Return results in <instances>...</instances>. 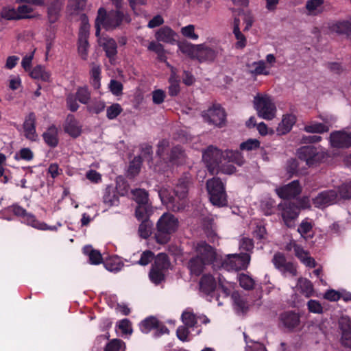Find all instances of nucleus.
Listing matches in <instances>:
<instances>
[{
  "label": "nucleus",
  "mask_w": 351,
  "mask_h": 351,
  "mask_svg": "<svg viewBox=\"0 0 351 351\" xmlns=\"http://www.w3.org/2000/svg\"><path fill=\"white\" fill-rule=\"evenodd\" d=\"M19 5L16 8L19 19L30 17L33 12V5H47V19L49 23L56 22L60 16L64 0H18Z\"/></svg>",
  "instance_id": "nucleus-1"
},
{
  "label": "nucleus",
  "mask_w": 351,
  "mask_h": 351,
  "mask_svg": "<svg viewBox=\"0 0 351 351\" xmlns=\"http://www.w3.org/2000/svg\"><path fill=\"white\" fill-rule=\"evenodd\" d=\"M202 157L208 171L212 175L219 173V165L222 163V160H227L239 166L243 165L245 162L239 152L226 150L223 152L213 146L208 147L203 153Z\"/></svg>",
  "instance_id": "nucleus-2"
},
{
  "label": "nucleus",
  "mask_w": 351,
  "mask_h": 351,
  "mask_svg": "<svg viewBox=\"0 0 351 351\" xmlns=\"http://www.w3.org/2000/svg\"><path fill=\"white\" fill-rule=\"evenodd\" d=\"M179 227V221L173 214L165 213L156 223L155 239L157 243L165 244Z\"/></svg>",
  "instance_id": "nucleus-3"
},
{
  "label": "nucleus",
  "mask_w": 351,
  "mask_h": 351,
  "mask_svg": "<svg viewBox=\"0 0 351 351\" xmlns=\"http://www.w3.org/2000/svg\"><path fill=\"white\" fill-rule=\"evenodd\" d=\"M123 17V13L119 10H112L106 14V10L100 8L95 20L96 36H99L101 26L106 30L113 29L121 23Z\"/></svg>",
  "instance_id": "nucleus-4"
},
{
  "label": "nucleus",
  "mask_w": 351,
  "mask_h": 351,
  "mask_svg": "<svg viewBox=\"0 0 351 351\" xmlns=\"http://www.w3.org/2000/svg\"><path fill=\"white\" fill-rule=\"evenodd\" d=\"M189 182L185 180H180L174 189L176 197H167V190L163 189L158 191V195L162 202L169 200L172 203V209L173 211H180L183 210L186 205L185 199L188 193Z\"/></svg>",
  "instance_id": "nucleus-5"
},
{
  "label": "nucleus",
  "mask_w": 351,
  "mask_h": 351,
  "mask_svg": "<svg viewBox=\"0 0 351 351\" xmlns=\"http://www.w3.org/2000/svg\"><path fill=\"white\" fill-rule=\"evenodd\" d=\"M257 115L265 120H272L276 115L277 108L271 96L267 94L257 93L253 100Z\"/></svg>",
  "instance_id": "nucleus-6"
},
{
  "label": "nucleus",
  "mask_w": 351,
  "mask_h": 351,
  "mask_svg": "<svg viewBox=\"0 0 351 351\" xmlns=\"http://www.w3.org/2000/svg\"><path fill=\"white\" fill-rule=\"evenodd\" d=\"M210 200L213 205L223 206L227 204L226 193L223 182L218 178L210 179L206 182Z\"/></svg>",
  "instance_id": "nucleus-7"
},
{
  "label": "nucleus",
  "mask_w": 351,
  "mask_h": 351,
  "mask_svg": "<svg viewBox=\"0 0 351 351\" xmlns=\"http://www.w3.org/2000/svg\"><path fill=\"white\" fill-rule=\"evenodd\" d=\"M250 262V253L228 254L222 261V267L228 271L245 269Z\"/></svg>",
  "instance_id": "nucleus-8"
},
{
  "label": "nucleus",
  "mask_w": 351,
  "mask_h": 351,
  "mask_svg": "<svg viewBox=\"0 0 351 351\" xmlns=\"http://www.w3.org/2000/svg\"><path fill=\"white\" fill-rule=\"evenodd\" d=\"M197 50L195 59L199 62H213L223 55V49L218 45L199 44Z\"/></svg>",
  "instance_id": "nucleus-9"
},
{
  "label": "nucleus",
  "mask_w": 351,
  "mask_h": 351,
  "mask_svg": "<svg viewBox=\"0 0 351 351\" xmlns=\"http://www.w3.org/2000/svg\"><path fill=\"white\" fill-rule=\"evenodd\" d=\"M278 210L285 225L288 227L293 226V221L300 214V207L291 202H285L278 205Z\"/></svg>",
  "instance_id": "nucleus-10"
},
{
  "label": "nucleus",
  "mask_w": 351,
  "mask_h": 351,
  "mask_svg": "<svg viewBox=\"0 0 351 351\" xmlns=\"http://www.w3.org/2000/svg\"><path fill=\"white\" fill-rule=\"evenodd\" d=\"M298 158L306 162L308 167L319 163L324 158L322 152L311 145L304 146L298 151Z\"/></svg>",
  "instance_id": "nucleus-11"
},
{
  "label": "nucleus",
  "mask_w": 351,
  "mask_h": 351,
  "mask_svg": "<svg viewBox=\"0 0 351 351\" xmlns=\"http://www.w3.org/2000/svg\"><path fill=\"white\" fill-rule=\"evenodd\" d=\"M205 121L218 127H222L226 121L224 110L219 105H213L207 110L202 112Z\"/></svg>",
  "instance_id": "nucleus-12"
},
{
  "label": "nucleus",
  "mask_w": 351,
  "mask_h": 351,
  "mask_svg": "<svg viewBox=\"0 0 351 351\" xmlns=\"http://www.w3.org/2000/svg\"><path fill=\"white\" fill-rule=\"evenodd\" d=\"M338 201V193L337 190L335 189L322 191L312 199L315 207L320 209L336 204Z\"/></svg>",
  "instance_id": "nucleus-13"
},
{
  "label": "nucleus",
  "mask_w": 351,
  "mask_h": 351,
  "mask_svg": "<svg viewBox=\"0 0 351 351\" xmlns=\"http://www.w3.org/2000/svg\"><path fill=\"white\" fill-rule=\"evenodd\" d=\"M140 329L143 333H148L152 330H156L157 336L163 334H169L168 328L156 317L150 316L140 323Z\"/></svg>",
  "instance_id": "nucleus-14"
},
{
  "label": "nucleus",
  "mask_w": 351,
  "mask_h": 351,
  "mask_svg": "<svg viewBox=\"0 0 351 351\" xmlns=\"http://www.w3.org/2000/svg\"><path fill=\"white\" fill-rule=\"evenodd\" d=\"M196 257L213 263L216 258L215 249L205 241H199L193 245Z\"/></svg>",
  "instance_id": "nucleus-15"
},
{
  "label": "nucleus",
  "mask_w": 351,
  "mask_h": 351,
  "mask_svg": "<svg viewBox=\"0 0 351 351\" xmlns=\"http://www.w3.org/2000/svg\"><path fill=\"white\" fill-rule=\"evenodd\" d=\"M330 142L334 147L348 148L351 146V132H333L330 135Z\"/></svg>",
  "instance_id": "nucleus-16"
},
{
  "label": "nucleus",
  "mask_w": 351,
  "mask_h": 351,
  "mask_svg": "<svg viewBox=\"0 0 351 351\" xmlns=\"http://www.w3.org/2000/svg\"><path fill=\"white\" fill-rule=\"evenodd\" d=\"M181 319L184 326L188 328L197 327L198 323L208 324L210 320L205 315H197L190 308L183 311Z\"/></svg>",
  "instance_id": "nucleus-17"
},
{
  "label": "nucleus",
  "mask_w": 351,
  "mask_h": 351,
  "mask_svg": "<svg viewBox=\"0 0 351 351\" xmlns=\"http://www.w3.org/2000/svg\"><path fill=\"white\" fill-rule=\"evenodd\" d=\"M302 188L298 180H293L289 184L276 189L278 195L282 199H289L298 195Z\"/></svg>",
  "instance_id": "nucleus-18"
},
{
  "label": "nucleus",
  "mask_w": 351,
  "mask_h": 351,
  "mask_svg": "<svg viewBox=\"0 0 351 351\" xmlns=\"http://www.w3.org/2000/svg\"><path fill=\"white\" fill-rule=\"evenodd\" d=\"M339 327L341 332V344L344 347L351 348V319L350 317L342 316L339 320Z\"/></svg>",
  "instance_id": "nucleus-19"
},
{
  "label": "nucleus",
  "mask_w": 351,
  "mask_h": 351,
  "mask_svg": "<svg viewBox=\"0 0 351 351\" xmlns=\"http://www.w3.org/2000/svg\"><path fill=\"white\" fill-rule=\"evenodd\" d=\"M99 45L102 47L106 56L109 58L110 62L114 60L117 54V45L116 41L108 36L100 37L98 40Z\"/></svg>",
  "instance_id": "nucleus-20"
},
{
  "label": "nucleus",
  "mask_w": 351,
  "mask_h": 351,
  "mask_svg": "<svg viewBox=\"0 0 351 351\" xmlns=\"http://www.w3.org/2000/svg\"><path fill=\"white\" fill-rule=\"evenodd\" d=\"M280 324L289 330H293L300 323V315L293 311H286L279 316Z\"/></svg>",
  "instance_id": "nucleus-21"
},
{
  "label": "nucleus",
  "mask_w": 351,
  "mask_h": 351,
  "mask_svg": "<svg viewBox=\"0 0 351 351\" xmlns=\"http://www.w3.org/2000/svg\"><path fill=\"white\" fill-rule=\"evenodd\" d=\"M23 129L25 136L32 141H36L38 135L36 132V115L34 112H30L25 117L23 123Z\"/></svg>",
  "instance_id": "nucleus-22"
},
{
  "label": "nucleus",
  "mask_w": 351,
  "mask_h": 351,
  "mask_svg": "<svg viewBox=\"0 0 351 351\" xmlns=\"http://www.w3.org/2000/svg\"><path fill=\"white\" fill-rule=\"evenodd\" d=\"M155 37L158 42L173 45L176 42L177 34L170 27L165 26L156 32Z\"/></svg>",
  "instance_id": "nucleus-23"
},
{
  "label": "nucleus",
  "mask_w": 351,
  "mask_h": 351,
  "mask_svg": "<svg viewBox=\"0 0 351 351\" xmlns=\"http://www.w3.org/2000/svg\"><path fill=\"white\" fill-rule=\"evenodd\" d=\"M12 211H13L14 214L17 216L26 217L29 224L31 225L32 227H34V228L40 229V230L48 229L46 223L38 222L35 219V217L34 215L27 213V211L25 209H23L22 207L19 206H15L13 207Z\"/></svg>",
  "instance_id": "nucleus-24"
},
{
  "label": "nucleus",
  "mask_w": 351,
  "mask_h": 351,
  "mask_svg": "<svg viewBox=\"0 0 351 351\" xmlns=\"http://www.w3.org/2000/svg\"><path fill=\"white\" fill-rule=\"evenodd\" d=\"M211 263L210 261H205L199 257L194 256L189 261L187 267L191 274L199 276L204 271L206 266Z\"/></svg>",
  "instance_id": "nucleus-25"
},
{
  "label": "nucleus",
  "mask_w": 351,
  "mask_h": 351,
  "mask_svg": "<svg viewBox=\"0 0 351 351\" xmlns=\"http://www.w3.org/2000/svg\"><path fill=\"white\" fill-rule=\"evenodd\" d=\"M103 202L108 207L117 206L119 203V198L117 189L112 186H108L103 195Z\"/></svg>",
  "instance_id": "nucleus-26"
},
{
  "label": "nucleus",
  "mask_w": 351,
  "mask_h": 351,
  "mask_svg": "<svg viewBox=\"0 0 351 351\" xmlns=\"http://www.w3.org/2000/svg\"><path fill=\"white\" fill-rule=\"evenodd\" d=\"M45 143L51 147H56L59 142L58 129L54 125L49 126L43 134Z\"/></svg>",
  "instance_id": "nucleus-27"
},
{
  "label": "nucleus",
  "mask_w": 351,
  "mask_h": 351,
  "mask_svg": "<svg viewBox=\"0 0 351 351\" xmlns=\"http://www.w3.org/2000/svg\"><path fill=\"white\" fill-rule=\"evenodd\" d=\"M216 287V281L211 275H204L199 280L200 291L206 295L212 293L215 290Z\"/></svg>",
  "instance_id": "nucleus-28"
},
{
  "label": "nucleus",
  "mask_w": 351,
  "mask_h": 351,
  "mask_svg": "<svg viewBox=\"0 0 351 351\" xmlns=\"http://www.w3.org/2000/svg\"><path fill=\"white\" fill-rule=\"evenodd\" d=\"M294 254L306 267L311 268L315 267L316 263L314 258L310 256L308 252L300 245H294Z\"/></svg>",
  "instance_id": "nucleus-29"
},
{
  "label": "nucleus",
  "mask_w": 351,
  "mask_h": 351,
  "mask_svg": "<svg viewBox=\"0 0 351 351\" xmlns=\"http://www.w3.org/2000/svg\"><path fill=\"white\" fill-rule=\"evenodd\" d=\"M296 121V117L291 114H285L281 122L278 124L277 132L278 134L282 135L288 133Z\"/></svg>",
  "instance_id": "nucleus-30"
},
{
  "label": "nucleus",
  "mask_w": 351,
  "mask_h": 351,
  "mask_svg": "<svg viewBox=\"0 0 351 351\" xmlns=\"http://www.w3.org/2000/svg\"><path fill=\"white\" fill-rule=\"evenodd\" d=\"M64 130L66 133L73 137H77L81 134V127L78 121L72 115H69L66 118Z\"/></svg>",
  "instance_id": "nucleus-31"
},
{
  "label": "nucleus",
  "mask_w": 351,
  "mask_h": 351,
  "mask_svg": "<svg viewBox=\"0 0 351 351\" xmlns=\"http://www.w3.org/2000/svg\"><path fill=\"white\" fill-rule=\"evenodd\" d=\"M240 19L238 18H234V23H233V33L236 39L237 40L235 43V47L237 49H243L246 45V38L241 33L239 28Z\"/></svg>",
  "instance_id": "nucleus-32"
},
{
  "label": "nucleus",
  "mask_w": 351,
  "mask_h": 351,
  "mask_svg": "<svg viewBox=\"0 0 351 351\" xmlns=\"http://www.w3.org/2000/svg\"><path fill=\"white\" fill-rule=\"evenodd\" d=\"M153 213V207L149 204L138 205L135 210V216L139 221L149 219V216Z\"/></svg>",
  "instance_id": "nucleus-33"
},
{
  "label": "nucleus",
  "mask_w": 351,
  "mask_h": 351,
  "mask_svg": "<svg viewBox=\"0 0 351 351\" xmlns=\"http://www.w3.org/2000/svg\"><path fill=\"white\" fill-rule=\"evenodd\" d=\"M86 5V0H69L67 5V12L71 16L80 14Z\"/></svg>",
  "instance_id": "nucleus-34"
},
{
  "label": "nucleus",
  "mask_w": 351,
  "mask_h": 351,
  "mask_svg": "<svg viewBox=\"0 0 351 351\" xmlns=\"http://www.w3.org/2000/svg\"><path fill=\"white\" fill-rule=\"evenodd\" d=\"M84 253L89 257V262L92 265H98L102 261V256L99 251L94 250L90 245L83 248Z\"/></svg>",
  "instance_id": "nucleus-35"
},
{
  "label": "nucleus",
  "mask_w": 351,
  "mask_h": 351,
  "mask_svg": "<svg viewBox=\"0 0 351 351\" xmlns=\"http://www.w3.org/2000/svg\"><path fill=\"white\" fill-rule=\"evenodd\" d=\"M304 130L308 133L322 134L328 132L329 130V126L322 123L311 121L304 126Z\"/></svg>",
  "instance_id": "nucleus-36"
},
{
  "label": "nucleus",
  "mask_w": 351,
  "mask_h": 351,
  "mask_svg": "<svg viewBox=\"0 0 351 351\" xmlns=\"http://www.w3.org/2000/svg\"><path fill=\"white\" fill-rule=\"evenodd\" d=\"M332 29L337 34L351 36V22L348 21H338L333 24Z\"/></svg>",
  "instance_id": "nucleus-37"
},
{
  "label": "nucleus",
  "mask_w": 351,
  "mask_h": 351,
  "mask_svg": "<svg viewBox=\"0 0 351 351\" xmlns=\"http://www.w3.org/2000/svg\"><path fill=\"white\" fill-rule=\"evenodd\" d=\"M248 67L252 69L250 73L254 75H268L269 74V71L267 70L266 64L263 60L254 62L248 64Z\"/></svg>",
  "instance_id": "nucleus-38"
},
{
  "label": "nucleus",
  "mask_w": 351,
  "mask_h": 351,
  "mask_svg": "<svg viewBox=\"0 0 351 351\" xmlns=\"http://www.w3.org/2000/svg\"><path fill=\"white\" fill-rule=\"evenodd\" d=\"M178 48L182 53L190 56L191 58L195 59L198 45H193L188 42H182L178 43Z\"/></svg>",
  "instance_id": "nucleus-39"
},
{
  "label": "nucleus",
  "mask_w": 351,
  "mask_h": 351,
  "mask_svg": "<svg viewBox=\"0 0 351 351\" xmlns=\"http://www.w3.org/2000/svg\"><path fill=\"white\" fill-rule=\"evenodd\" d=\"M90 82L93 86L95 89H98L100 87V80H101V67L99 65L95 63L91 64V69L90 71Z\"/></svg>",
  "instance_id": "nucleus-40"
},
{
  "label": "nucleus",
  "mask_w": 351,
  "mask_h": 351,
  "mask_svg": "<svg viewBox=\"0 0 351 351\" xmlns=\"http://www.w3.org/2000/svg\"><path fill=\"white\" fill-rule=\"evenodd\" d=\"M152 266L166 272L170 267V261L167 255L163 253L158 254Z\"/></svg>",
  "instance_id": "nucleus-41"
},
{
  "label": "nucleus",
  "mask_w": 351,
  "mask_h": 351,
  "mask_svg": "<svg viewBox=\"0 0 351 351\" xmlns=\"http://www.w3.org/2000/svg\"><path fill=\"white\" fill-rule=\"evenodd\" d=\"M153 228V223L149 219H145L141 221L138 229V234L142 239H146L151 234Z\"/></svg>",
  "instance_id": "nucleus-42"
},
{
  "label": "nucleus",
  "mask_w": 351,
  "mask_h": 351,
  "mask_svg": "<svg viewBox=\"0 0 351 351\" xmlns=\"http://www.w3.org/2000/svg\"><path fill=\"white\" fill-rule=\"evenodd\" d=\"M185 158V153L180 146H176L171 150L169 160L173 164L181 163Z\"/></svg>",
  "instance_id": "nucleus-43"
},
{
  "label": "nucleus",
  "mask_w": 351,
  "mask_h": 351,
  "mask_svg": "<svg viewBox=\"0 0 351 351\" xmlns=\"http://www.w3.org/2000/svg\"><path fill=\"white\" fill-rule=\"evenodd\" d=\"M297 286L306 297L308 298L312 295L313 287L311 281L308 279L302 278H299Z\"/></svg>",
  "instance_id": "nucleus-44"
},
{
  "label": "nucleus",
  "mask_w": 351,
  "mask_h": 351,
  "mask_svg": "<svg viewBox=\"0 0 351 351\" xmlns=\"http://www.w3.org/2000/svg\"><path fill=\"white\" fill-rule=\"evenodd\" d=\"M147 49L149 51L155 52L158 56V58L160 61H163V62L166 61V60H167L166 51H165L164 47L162 44L155 42V41H152V42L149 43V44L148 45Z\"/></svg>",
  "instance_id": "nucleus-45"
},
{
  "label": "nucleus",
  "mask_w": 351,
  "mask_h": 351,
  "mask_svg": "<svg viewBox=\"0 0 351 351\" xmlns=\"http://www.w3.org/2000/svg\"><path fill=\"white\" fill-rule=\"evenodd\" d=\"M132 193L134 196V199L138 205L149 204V195L147 191L145 189H136L132 190Z\"/></svg>",
  "instance_id": "nucleus-46"
},
{
  "label": "nucleus",
  "mask_w": 351,
  "mask_h": 351,
  "mask_svg": "<svg viewBox=\"0 0 351 351\" xmlns=\"http://www.w3.org/2000/svg\"><path fill=\"white\" fill-rule=\"evenodd\" d=\"M169 94L171 96H176L180 92L179 80L176 76V73L172 71L171 75L169 80Z\"/></svg>",
  "instance_id": "nucleus-47"
},
{
  "label": "nucleus",
  "mask_w": 351,
  "mask_h": 351,
  "mask_svg": "<svg viewBox=\"0 0 351 351\" xmlns=\"http://www.w3.org/2000/svg\"><path fill=\"white\" fill-rule=\"evenodd\" d=\"M243 335L246 343L245 351H266L263 344L250 339L245 333H243Z\"/></svg>",
  "instance_id": "nucleus-48"
},
{
  "label": "nucleus",
  "mask_w": 351,
  "mask_h": 351,
  "mask_svg": "<svg viewBox=\"0 0 351 351\" xmlns=\"http://www.w3.org/2000/svg\"><path fill=\"white\" fill-rule=\"evenodd\" d=\"M324 3V0H307L305 8L308 15H316L319 12V8Z\"/></svg>",
  "instance_id": "nucleus-49"
},
{
  "label": "nucleus",
  "mask_w": 351,
  "mask_h": 351,
  "mask_svg": "<svg viewBox=\"0 0 351 351\" xmlns=\"http://www.w3.org/2000/svg\"><path fill=\"white\" fill-rule=\"evenodd\" d=\"M30 75L34 79H40L43 81L49 80V74L45 70V68L40 65L36 66L31 71Z\"/></svg>",
  "instance_id": "nucleus-50"
},
{
  "label": "nucleus",
  "mask_w": 351,
  "mask_h": 351,
  "mask_svg": "<svg viewBox=\"0 0 351 351\" xmlns=\"http://www.w3.org/2000/svg\"><path fill=\"white\" fill-rule=\"evenodd\" d=\"M165 274V271L152 266L149 276L152 282L156 285H158L164 280Z\"/></svg>",
  "instance_id": "nucleus-51"
},
{
  "label": "nucleus",
  "mask_w": 351,
  "mask_h": 351,
  "mask_svg": "<svg viewBox=\"0 0 351 351\" xmlns=\"http://www.w3.org/2000/svg\"><path fill=\"white\" fill-rule=\"evenodd\" d=\"M339 200L341 199H351V182L345 183L339 186L337 189Z\"/></svg>",
  "instance_id": "nucleus-52"
},
{
  "label": "nucleus",
  "mask_w": 351,
  "mask_h": 351,
  "mask_svg": "<svg viewBox=\"0 0 351 351\" xmlns=\"http://www.w3.org/2000/svg\"><path fill=\"white\" fill-rule=\"evenodd\" d=\"M88 43L86 37H79L78 53L83 60L88 57Z\"/></svg>",
  "instance_id": "nucleus-53"
},
{
  "label": "nucleus",
  "mask_w": 351,
  "mask_h": 351,
  "mask_svg": "<svg viewBox=\"0 0 351 351\" xmlns=\"http://www.w3.org/2000/svg\"><path fill=\"white\" fill-rule=\"evenodd\" d=\"M276 269L280 271L289 261H287L285 255L280 252L276 253L271 260Z\"/></svg>",
  "instance_id": "nucleus-54"
},
{
  "label": "nucleus",
  "mask_w": 351,
  "mask_h": 351,
  "mask_svg": "<svg viewBox=\"0 0 351 351\" xmlns=\"http://www.w3.org/2000/svg\"><path fill=\"white\" fill-rule=\"evenodd\" d=\"M76 97L80 102L86 104L90 99V93L86 87H80L76 92Z\"/></svg>",
  "instance_id": "nucleus-55"
},
{
  "label": "nucleus",
  "mask_w": 351,
  "mask_h": 351,
  "mask_svg": "<svg viewBox=\"0 0 351 351\" xmlns=\"http://www.w3.org/2000/svg\"><path fill=\"white\" fill-rule=\"evenodd\" d=\"M123 109L120 104H113L110 106L108 107L106 109V117L108 119L112 120L115 119L117 116H119Z\"/></svg>",
  "instance_id": "nucleus-56"
},
{
  "label": "nucleus",
  "mask_w": 351,
  "mask_h": 351,
  "mask_svg": "<svg viewBox=\"0 0 351 351\" xmlns=\"http://www.w3.org/2000/svg\"><path fill=\"white\" fill-rule=\"evenodd\" d=\"M142 163V159L141 157L138 156L135 157L130 162L129 169H128V173L132 176H135L137 175L141 169Z\"/></svg>",
  "instance_id": "nucleus-57"
},
{
  "label": "nucleus",
  "mask_w": 351,
  "mask_h": 351,
  "mask_svg": "<svg viewBox=\"0 0 351 351\" xmlns=\"http://www.w3.org/2000/svg\"><path fill=\"white\" fill-rule=\"evenodd\" d=\"M239 281L241 287L245 289L250 290L254 288V280L246 274H240L239 277Z\"/></svg>",
  "instance_id": "nucleus-58"
},
{
  "label": "nucleus",
  "mask_w": 351,
  "mask_h": 351,
  "mask_svg": "<svg viewBox=\"0 0 351 351\" xmlns=\"http://www.w3.org/2000/svg\"><path fill=\"white\" fill-rule=\"evenodd\" d=\"M1 16L8 20H19L17 9L11 7L4 8L1 11Z\"/></svg>",
  "instance_id": "nucleus-59"
},
{
  "label": "nucleus",
  "mask_w": 351,
  "mask_h": 351,
  "mask_svg": "<svg viewBox=\"0 0 351 351\" xmlns=\"http://www.w3.org/2000/svg\"><path fill=\"white\" fill-rule=\"evenodd\" d=\"M34 158V153L29 148H22L14 156V158L17 160H25L29 161Z\"/></svg>",
  "instance_id": "nucleus-60"
},
{
  "label": "nucleus",
  "mask_w": 351,
  "mask_h": 351,
  "mask_svg": "<svg viewBox=\"0 0 351 351\" xmlns=\"http://www.w3.org/2000/svg\"><path fill=\"white\" fill-rule=\"evenodd\" d=\"M219 289L223 293L224 297H228L231 293L232 285L221 276L218 278Z\"/></svg>",
  "instance_id": "nucleus-61"
},
{
  "label": "nucleus",
  "mask_w": 351,
  "mask_h": 351,
  "mask_svg": "<svg viewBox=\"0 0 351 351\" xmlns=\"http://www.w3.org/2000/svg\"><path fill=\"white\" fill-rule=\"evenodd\" d=\"M123 342L118 339L111 340L106 346L104 351H124Z\"/></svg>",
  "instance_id": "nucleus-62"
},
{
  "label": "nucleus",
  "mask_w": 351,
  "mask_h": 351,
  "mask_svg": "<svg viewBox=\"0 0 351 351\" xmlns=\"http://www.w3.org/2000/svg\"><path fill=\"white\" fill-rule=\"evenodd\" d=\"M275 201L271 199H266L261 202V208L266 215H271L274 213Z\"/></svg>",
  "instance_id": "nucleus-63"
},
{
  "label": "nucleus",
  "mask_w": 351,
  "mask_h": 351,
  "mask_svg": "<svg viewBox=\"0 0 351 351\" xmlns=\"http://www.w3.org/2000/svg\"><path fill=\"white\" fill-rule=\"evenodd\" d=\"M312 228L313 223L308 219H305L299 225L298 232L304 237L306 234L311 231Z\"/></svg>",
  "instance_id": "nucleus-64"
}]
</instances>
